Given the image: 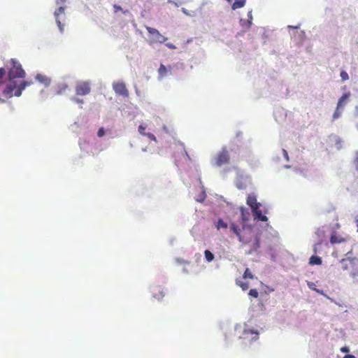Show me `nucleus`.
<instances>
[{"label":"nucleus","mask_w":358,"mask_h":358,"mask_svg":"<svg viewBox=\"0 0 358 358\" xmlns=\"http://www.w3.org/2000/svg\"><path fill=\"white\" fill-rule=\"evenodd\" d=\"M12 67L9 69L8 76L9 83L3 90V96L5 98H10L13 96H20L22 94V92L25 89L26 87L31 85L33 83L31 81H21L20 84H17L14 80L15 78H24L25 77V71L23 70L22 65L15 59H12L10 60Z\"/></svg>","instance_id":"f257e3e1"},{"label":"nucleus","mask_w":358,"mask_h":358,"mask_svg":"<svg viewBox=\"0 0 358 358\" xmlns=\"http://www.w3.org/2000/svg\"><path fill=\"white\" fill-rule=\"evenodd\" d=\"M230 229L238 237V241L243 244H249L250 250L249 254L257 251L260 247V238L257 234H254L252 229L250 227H246L245 224H243L242 228L235 222L230 223Z\"/></svg>","instance_id":"f03ea898"},{"label":"nucleus","mask_w":358,"mask_h":358,"mask_svg":"<svg viewBox=\"0 0 358 358\" xmlns=\"http://www.w3.org/2000/svg\"><path fill=\"white\" fill-rule=\"evenodd\" d=\"M247 204L250 206L255 220L257 219L262 222L267 221V217L262 215V212L259 208L261 203L257 202V198L254 194L248 195L247 197Z\"/></svg>","instance_id":"7ed1b4c3"},{"label":"nucleus","mask_w":358,"mask_h":358,"mask_svg":"<svg viewBox=\"0 0 358 358\" xmlns=\"http://www.w3.org/2000/svg\"><path fill=\"white\" fill-rule=\"evenodd\" d=\"M230 162V155L226 147H223L222 150L215 156L213 161V165L220 167L223 165L228 164Z\"/></svg>","instance_id":"20e7f679"},{"label":"nucleus","mask_w":358,"mask_h":358,"mask_svg":"<svg viewBox=\"0 0 358 358\" xmlns=\"http://www.w3.org/2000/svg\"><path fill=\"white\" fill-rule=\"evenodd\" d=\"M75 92L78 96H86L91 92V83L89 81H79L77 83Z\"/></svg>","instance_id":"39448f33"},{"label":"nucleus","mask_w":358,"mask_h":358,"mask_svg":"<svg viewBox=\"0 0 358 358\" xmlns=\"http://www.w3.org/2000/svg\"><path fill=\"white\" fill-rule=\"evenodd\" d=\"M145 29L149 34L152 43H162L167 40V38L161 34L157 29L150 27H145Z\"/></svg>","instance_id":"423d86ee"},{"label":"nucleus","mask_w":358,"mask_h":358,"mask_svg":"<svg viewBox=\"0 0 358 358\" xmlns=\"http://www.w3.org/2000/svg\"><path fill=\"white\" fill-rule=\"evenodd\" d=\"M113 89L115 92L124 97L129 96V91L126 87L125 84L123 82L118 81L113 83Z\"/></svg>","instance_id":"0eeeda50"},{"label":"nucleus","mask_w":358,"mask_h":358,"mask_svg":"<svg viewBox=\"0 0 358 358\" xmlns=\"http://www.w3.org/2000/svg\"><path fill=\"white\" fill-rule=\"evenodd\" d=\"M64 10H65V7L60 6L55 11V13H54L55 19H56L57 24L61 32H63V31H64V24H62L61 22V20L62 19V17H64V15H65Z\"/></svg>","instance_id":"6e6552de"},{"label":"nucleus","mask_w":358,"mask_h":358,"mask_svg":"<svg viewBox=\"0 0 358 358\" xmlns=\"http://www.w3.org/2000/svg\"><path fill=\"white\" fill-rule=\"evenodd\" d=\"M151 292H152V296L157 300L162 299L165 295L164 288L162 287L161 286H158V285H155V286L152 287Z\"/></svg>","instance_id":"1a4fd4ad"},{"label":"nucleus","mask_w":358,"mask_h":358,"mask_svg":"<svg viewBox=\"0 0 358 358\" xmlns=\"http://www.w3.org/2000/svg\"><path fill=\"white\" fill-rule=\"evenodd\" d=\"M36 80H38L40 83L43 84L44 86L47 87L50 84L51 79L45 75L43 74H37L36 76Z\"/></svg>","instance_id":"9d476101"},{"label":"nucleus","mask_w":358,"mask_h":358,"mask_svg":"<svg viewBox=\"0 0 358 358\" xmlns=\"http://www.w3.org/2000/svg\"><path fill=\"white\" fill-rule=\"evenodd\" d=\"M69 89V86L66 83H59L57 85L55 88V94L57 95H61L64 94Z\"/></svg>","instance_id":"9b49d317"},{"label":"nucleus","mask_w":358,"mask_h":358,"mask_svg":"<svg viewBox=\"0 0 358 358\" xmlns=\"http://www.w3.org/2000/svg\"><path fill=\"white\" fill-rule=\"evenodd\" d=\"M240 211H241V218L243 221V224H245V222L249 220L250 219V212L248 211V210L247 208H245V207H241L240 208Z\"/></svg>","instance_id":"f8f14e48"},{"label":"nucleus","mask_w":358,"mask_h":358,"mask_svg":"<svg viewBox=\"0 0 358 358\" xmlns=\"http://www.w3.org/2000/svg\"><path fill=\"white\" fill-rule=\"evenodd\" d=\"M345 241V239L341 237V236H338L336 232H333L330 237V242L332 244L335 243H341Z\"/></svg>","instance_id":"ddd939ff"},{"label":"nucleus","mask_w":358,"mask_h":358,"mask_svg":"<svg viewBox=\"0 0 358 358\" xmlns=\"http://www.w3.org/2000/svg\"><path fill=\"white\" fill-rule=\"evenodd\" d=\"M228 2H231V0H227ZM246 0H235L233 3L231 8L233 10H236L243 7L245 4Z\"/></svg>","instance_id":"4468645a"},{"label":"nucleus","mask_w":358,"mask_h":358,"mask_svg":"<svg viewBox=\"0 0 358 358\" xmlns=\"http://www.w3.org/2000/svg\"><path fill=\"white\" fill-rule=\"evenodd\" d=\"M321 257L315 255H313L309 259V264L310 265H321L322 264Z\"/></svg>","instance_id":"2eb2a0df"},{"label":"nucleus","mask_w":358,"mask_h":358,"mask_svg":"<svg viewBox=\"0 0 358 358\" xmlns=\"http://www.w3.org/2000/svg\"><path fill=\"white\" fill-rule=\"evenodd\" d=\"M350 93H345L339 99L338 103H337L338 108H342L345 102L350 97Z\"/></svg>","instance_id":"dca6fc26"},{"label":"nucleus","mask_w":358,"mask_h":358,"mask_svg":"<svg viewBox=\"0 0 358 358\" xmlns=\"http://www.w3.org/2000/svg\"><path fill=\"white\" fill-rule=\"evenodd\" d=\"M167 68L164 65L161 64L159 69H158V73L160 78H162L165 77L167 75Z\"/></svg>","instance_id":"f3484780"},{"label":"nucleus","mask_w":358,"mask_h":358,"mask_svg":"<svg viewBox=\"0 0 358 358\" xmlns=\"http://www.w3.org/2000/svg\"><path fill=\"white\" fill-rule=\"evenodd\" d=\"M215 227L218 230L220 229H226L228 227V224L222 219H219L215 223Z\"/></svg>","instance_id":"a211bd4d"},{"label":"nucleus","mask_w":358,"mask_h":358,"mask_svg":"<svg viewBox=\"0 0 358 358\" xmlns=\"http://www.w3.org/2000/svg\"><path fill=\"white\" fill-rule=\"evenodd\" d=\"M243 334L245 336H248L249 334L254 335V336L252 337L253 340H257V339H258V337H259V333L257 331H254L252 329L244 330Z\"/></svg>","instance_id":"6ab92c4d"},{"label":"nucleus","mask_w":358,"mask_h":358,"mask_svg":"<svg viewBox=\"0 0 358 358\" xmlns=\"http://www.w3.org/2000/svg\"><path fill=\"white\" fill-rule=\"evenodd\" d=\"M204 256L208 262H212L215 258L214 255L208 250L204 251Z\"/></svg>","instance_id":"aec40b11"},{"label":"nucleus","mask_w":358,"mask_h":358,"mask_svg":"<svg viewBox=\"0 0 358 358\" xmlns=\"http://www.w3.org/2000/svg\"><path fill=\"white\" fill-rule=\"evenodd\" d=\"M243 278H250V279H252L254 278V275H252V272L250 271V270L248 268H247L245 270V272L243 273Z\"/></svg>","instance_id":"412c9836"},{"label":"nucleus","mask_w":358,"mask_h":358,"mask_svg":"<svg viewBox=\"0 0 358 358\" xmlns=\"http://www.w3.org/2000/svg\"><path fill=\"white\" fill-rule=\"evenodd\" d=\"M237 285H238L243 290H247L249 288V282H243L241 281L236 282Z\"/></svg>","instance_id":"4be33fe9"},{"label":"nucleus","mask_w":358,"mask_h":358,"mask_svg":"<svg viewBox=\"0 0 358 358\" xmlns=\"http://www.w3.org/2000/svg\"><path fill=\"white\" fill-rule=\"evenodd\" d=\"M340 108H338V106L336 107V109L333 114V120H334L338 118L341 116V112L340 110Z\"/></svg>","instance_id":"5701e85b"},{"label":"nucleus","mask_w":358,"mask_h":358,"mask_svg":"<svg viewBox=\"0 0 358 358\" xmlns=\"http://www.w3.org/2000/svg\"><path fill=\"white\" fill-rule=\"evenodd\" d=\"M249 295L254 298H257L259 296V292L256 289H251L249 291Z\"/></svg>","instance_id":"b1692460"},{"label":"nucleus","mask_w":358,"mask_h":358,"mask_svg":"<svg viewBox=\"0 0 358 358\" xmlns=\"http://www.w3.org/2000/svg\"><path fill=\"white\" fill-rule=\"evenodd\" d=\"M341 78L343 81H345L349 79L348 74L346 71H342L341 72Z\"/></svg>","instance_id":"393cba45"},{"label":"nucleus","mask_w":358,"mask_h":358,"mask_svg":"<svg viewBox=\"0 0 358 358\" xmlns=\"http://www.w3.org/2000/svg\"><path fill=\"white\" fill-rule=\"evenodd\" d=\"M248 17H249V19H248V20L246 22V27H247V29H249L251 27V25H252V17L251 12H250L248 13Z\"/></svg>","instance_id":"a878e982"},{"label":"nucleus","mask_w":358,"mask_h":358,"mask_svg":"<svg viewBox=\"0 0 358 358\" xmlns=\"http://www.w3.org/2000/svg\"><path fill=\"white\" fill-rule=\"evenodd\" d=\"M105 134V131L103 129V127L100 128L99 130H98V132H97V135L99 137H102Z\"/></svg>","instance_id":"bb28decb"},{"label":"nucleus","mask_w":358,"mask_h":358,"mask_svg":"<svg viewBox=\"0 0 358 358\" xmlns=\"http://www.w3.org/2000/svg\"><path fill=\"white\" fill-rule=\"evenodd\" d=\"M145 127H143V125H140L138 127V131L142 135H145Z\"/></svg>","instance_id":"cd10ccee"},{"label":"nucleus","mask_w":358,"mask_h":358,"mask_svg":"<svg viewBox=\"0 0 358 358\" xmlns=\"http://www.w3.org/2000/svg\"><path fill=\"white\" fill-rule=\"evenodd\" d=\"M113 8L115 13H117L118 11H122V8L120 6L116 4L113 5Z\"/></svg>","instance_id":"c85d7f7f"},{"label":"nucleus","mask_w":358,"mask_h":358,"mask_svg":"<svg viewBox=\"0 0 358 358\" xmlns=\"http://www.w3.org/2000/svg\"><path fill=\"white\" fill-rule=\"evenodd\" d=\"M73 101L77 103H83V99H80L78 98H76V97H72L71 99Z\"/></svg>","instance_id":"c756f323"},{"label":"nucleus","mask_w":358,"mask_h":358,"mask_svg":"<svg viewBox=\"0 0 358 358\" xmlns=\"http://www.w3.org/2000/svg\"><path fill=\"white\" fill-rule=\"evenodd\" d=\"M321 243H322L321 242H319V243H317L314 245V246H313V252H314L315 254L317 253V252H318V245H321Z\"/></svg>","instance_id":"7c9ffc66"},{"label":"nucleus","mask_w":358,"mask_h":358,"mask_svg":"<svg viewBox=\"0 0 358 358\" xmlns=\"http://www.w3.org/2000/svg\"><path fill=\"white\" fill-rule=\"evenodd\" d=\"M6 74V71L3 68H0V80L3 78V77Z\"/></svg>","instance_id":"2f4dec72"},{"label":"nucleus","mask_w":358,"mask_h":358,"mask_svg":"<svg viewBox=\"0 0 358 358\" xmlns=\"http://www.w3.org/2000/svg\"><path fill=\"white\" fill-rule=\"evenodd\" d=\"M145 136H147L151 140L156 141L155 136H154V134H152L151 133H148V134L145 133Z\"/></svg>","instance_id":"473e14b6"},{"label":"nucleus","mask_w":358,"mask_h":358,"mask_svg":"<svg viewBox=\"0 0 358 358\" xmlns=\"http://www.w3.org/2000/svg\"><path fill=\"white\" fill-rule=\"evenodd\" d=\"M341 351L342 352H345V353H347V352H349L350 349H349V348H348V347H347V346H344V347H342V348H341Z\"/></svg>","instance_id":"72a5a7b5"},{"label":"nucleus","mask_w":358,"mask_h":358,"mask_svg":"<svg viewBox=\"0 0 358 358\" xmlns=\"http://www.w3.org/2000/svg\"><path fill=\"white\" fill-rule=\"evenodd\" d=\"M166 47H168L169 48H171V49L176 48V47L173 43H166Z\"/></svg>","instance_id":"f704fd0d"},{"label":"nucleus","mask_w":358,"mask_h":358,"mask_svg":"<svg viewBox=\"0 0 358 358\" xmlns=\"http://www.w3.org/2000/svg\"><path fill=\"white\" fill-rule=\"evenodd\" d=\"M354 165L355 166V169L358 170V157L355 158L354 161Z\"/></svg>","instance_id":"c9c22d12"},{"label":"nucleus","mask_w":358,"mask_h":358,"mask_svg":"<svg viewBox=\"0 0 358 358\" xmlns=\"http://www.w3.org/2000/svg\"><path fill=\"white\" fill-rule=\"evenodd\" d=\"M65 1L66 0H56V3L59 5L60 3H64Z\"/></svg>","instance_id":"e433bc0d"},{"label":"nucleus","mask_w":358,"mask_h":358,"mask_svg":"<svg viewBox=\"0 0 358 358\" xmlns=\"http://www.w3.org/2000/svg\"><path fill=\"white\" fill-rule=\"evenodd\" d=\"M343 358H356V357L352 355H347Z\"/></svg>","instance_id":"4c0bfd02"},{"label":"nucleus","mask_w":358,"mask_h":358,"mask_svg":"<svg viewBox=\"0 0 358 358\" xmlns=\"http://www.w3.org/2000/svg\"><path fill=\"white\" fill-rule=\"evenodd\" d=\"M343 262V264H344V268H345V269H347V268H348V264H346V262H346V261H345V260H343V262Z\"/></svg>","instance_id":"58836bf2"},{"label":"nucleus","mask_w":358,"mask_h":358,"mask_svg":"<svg viewBox=\"0 0 358 358\" xmlns=\"http://www.w3.org/2000/svg\"><path fill=\"white\" fill-rule=\"evenodd\" d=\"M285 157L288 159V154L285 150H282Z\"/></svg>","instance_id":"ea45409f"},{"label":"nucleus","mask_w":358,"mask_h":358,"mask_svg":"<svg viewBox=\"0 0 358 358\" xmlns=\"http://www.w3.org/2000/svg\"><path fill=\"white\" fill-rule=\"evenodd\" d=\"M315 290H316V292H318V293H320V294H323V292H322V291H320V290H318V289H315Z\"/></svg>","instance_id":"a19ab883"},{"label":"nucleus","mask_w":358,"mask_h":358,"mask_svg":"<svg viewBox=\"0 0 358 358\" xmlns=\"http://www.w3.org/2000/svg\"><path fill=\"white\" fill-rule=\"evenodd\" d=\"M182 11H183V13H185L186 15H187V12L185 11V8H182Z\"/></svg>","instance_id":"79ce46f5"},{"label":"nucleus","mask_w":358,"mask_h":358,"mask_svg":"<svg viewBox=\"0 0 358 358\" xmlns=\"http://www.w3.org/2000/svg\"><path fill=\"white\" fill-rule=\"evenodd\" d=\"M348 263H349L350 264H352V261H351V260H349V261H348Z\"/></svg>","instance_id":"37998d69"},{"label":"nucleus","mask_w":358,"mask_h":358,"mask_svg":"<svg viewBox=\"0 0 358 358\" xmlns=\"http://www.w3.org/2000/svg\"><path fill=\"white\" fill-rule=\"evenodd\" d=\"M127 12H128V10L123 11L124 13H126Z\"/></svg>","instance_id":"c03bdc74"}]
</instances>
